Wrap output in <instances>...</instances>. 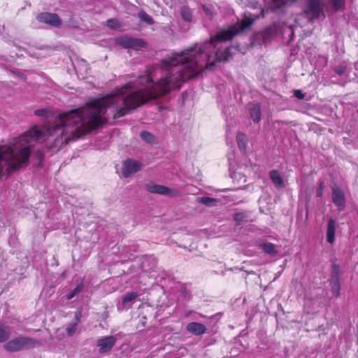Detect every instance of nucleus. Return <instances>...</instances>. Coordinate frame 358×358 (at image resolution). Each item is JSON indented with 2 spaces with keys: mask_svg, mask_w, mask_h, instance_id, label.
Instances as JSON below:
<instances>
[{
  "mask_svg": "<svg viewBox=\"0 0 358 358\" xmlns=\"http://www.w3.org/2000/svg\"><path fill=\"white\" fill-rule=\"evenodd\" d=\"M115 42L124 48H131L135 50H140L146 47V43L143 39L127 36L116 38Z\"/></svg>",
  "mask_w": 358,
  "mask_h": 358,
  "instance_id": "obj_3",
  "label": "nucleus"
},
{
  "mask_svg": "<svg viewBox=\"0 0 358 358\" xmlns=\"http://www.w3.org/2000/svg\"><path fill=\"white\" fill-rule=\"evenodd\" d=\"M138 17L142 22L146 23L147 24L151 25L154 24L153 18L143 10H141L138 13Z\"/></svg>",
  "mask_w": 358,
  "mask_h": 358,
  "instance_id": "obj_16",
  "label": "nucleus"
},
{
  "mask_svg": "<svg viewBox=\"0 0 358 358\" xmlns=\"http://www.w3.org/2000/svg\"><path fill=\"white\" fill-rule=\"evenodd\" d=\"M145 189L150 193H155L161 195H169L172 192L170 188L164 185H157L154 182L148 183L145 185Z\"/></svg>",
  "mask_w": 358,
  "mask_h": 358,
  "instance_id": "obj_8",
  "label": "nucleus"
},
{
  "mask_svg": "<svg viewBox=\"0 0 358 358\" xmlns=\"http://www.w3.org/2000/svg\"><path fill=\"white\" fill-rule=\"evenodd\" d=\"M274 3L279 8L288 3L289 0H273Z\"/></svg>",
  "mask_w": 358,
  "mask_h": 358,
  "instance_id": "obj_29",
  "label": "nucleus"
},
{
  "mask_svg": "<svg viewBox=\"0 0 358 358\" xmlns=\"http://www.w3.org/2000/svg\"><path fill=\"white\" fill-rule=\"evenodd\" d=\"M334 71L339 76H342L344 74L345 71V68L344 66H338L336 67Z\"/></svg>",
  "mask_w": 358,
  "mask_h": 358,
  "instance_id": "obj_30",
  "label": "nucleus"
},
{
  "mask_svg": "<svg viewBox=\"0 0 358 358\" xmlns=\"http://www.w3.org/2000/svg\"><path fill=\"white\" fill-rule=\"evenodd\" d=\"M117 25H118V21L117 20L110 19V20H107V26L108 27L115 29L117 27Z\"/></svg>",
  "mask_w": 358,
  "mask_h": 358,
  "instance_id": "obj_27",
  "label": "nucleus"
},
{
  "mask_svg": "<svg viewBox=\"0 0 358 358\" xmlns=\"http://www.w3.org/2000/svg\"><path fill=\"white\" fill-rule=\"evenodd\" d=\"M83 289V285L82 282L77 285V286L66 296V299L70 300L74 296L80 293Z\"/></svg>",
  "mask_w": 358,
  "mask_h": 358,
  "instance_id": "obj_20",
  "label": "nucleus"
},
{
  "mask_svg": "<svg viewBox=\"0 0 358 358\" xmlns=\"http://www.w3.org/2000/svg\"><path fill=\"white\" fill-rule=\"evenodd\" d=\"M336 226V221L331 218L328 222L327 229V239L329 243H333L335 241Z\"/></svg>",
  "mask_w": 358,
  "mask_h": 358,
  "instance_id": "obj_10",
  "label": "nucleus"
},
{
  "mask_svg": "<svg viewBox=\"0 0 358 358\" xmlns=\"http://www.w3.org/2000/svg\"><path fill=\"white\" fill-rule=\"evenodd\" d=\"M270 178L275 185V186L278 188H282L285 187L284 182L282 178L281 177L280 173L276 170H273L270 172Z\"/></svg>",
  "mask_w": 358,
  "mask_h": 358,
  "instance_id": "obj_11",
  "label": "nucleus"
},
{
  "mask_svg": "<svg viewBox=\"0 0 358 358\" xmlns=\"http://www.w3.org/2000/svg\"><path fill=\"white\" fill-rule=\"evenodd\" d=\"M247 215L244 212L236 213L234 215V220L237 225L241 224L246 218Z\"/></svg>",
  "mask_w": 358,
  "mask_h": 358,
  "instance_id": "obj_24",
  "label": "nucleus"
},
{
  "mask_svg": "<svg viewBox=\"0 0 358 358\" xmlns=\"http://www.w3.org/2000/svg\"><path fill=\"white\" fill-rule=\"evenodd\" d=\"M331 5L335 11L343 10L345 6V0H329Z\"/></svg>",
  "mask_w": 358,
  "mask_h": 358,
  "instance_id": "obj_17",
  "label": "nucleus"
},
{
  "mask_svg": "<svg viewBox=\"0 0 358 358\" xmlns=\"http://www.w3.org/2000/svg\"><path fill=\"white\" fill-rule=\"evenodd\" d=\"M143 164L134 159H127L122 162V175L124 178H129L132 174L141 170Z\"/></svg>",
  "mask_w": 358,
  "mask_h": 358,
  "instance_id": "obj_4",
  "label": "nucleus"
},
{
  "mask_svg": "<svg viewBox=\"0 0 358 358\" xmlns=\"http://www.w3.org/2000/svg\"><path fill=\"white\" fill-rule=\"evenodd\" d=\"M303 14L308 18V21L311 23L319 19L322 15H324L321 0H307Z\"/></svg>",
  "mask_w": 358,
  "mask_h": 358,
  "instance_id": "obj_2",
  "label": "nucleus"
},
{
  "mask_svg": "<svg viewBox=\"0 0 358 358\" xmlns=\"http://www.w3.org/2000/svg\"><path fill=\"white\" fill-rule=\"evenodd\" d=\"M323 189H324V185H323V183L322 182H320L318 186H317V190H316V196L317 197H322V194H323Z\"/></svg>",
  "mask_w": 358,
  "mask_h": 358,
  "instance_id": "obj_28",
  "label": "nucleus"
},
{
  "mask_svg": "<svg viewBox=\"0 0 358 358\" xmlns=\"http://www.w3.org/2000/svg\"><path fill=\"white\" fill-rule=\"evenodd\" d=\"M294 96L299 99H303L304 98V94L300 90H295Z\"/></svg>",
  "mask_w": 358,
  "mask_h": 358,
  "instance_id": "obj_31",
  "label": "nucleus"
},
{
  "mask_svg": "<svg viewBox=\"0 0 358 358\" xmlns=\"http://www.w3.org/2000/svg\"><path fill=\"white\" fill-rule=\"evenodd\" d=\"M10 328L0 321V343L7 341L10 338Z\"/></svg>",
  "mask_w": 358,
  "mask_h": 358,
  "instance_id": "obj_12",
  "label": "nucleus"
},
{
  "mask_svg": "<svg viewBox=\"0 0 358 358\" xmlns=\"http://www.w3.org/2000/svg\"><path fill=\"white\" fill-rule=\"evenodd\" d=\"M140 136L143 141L148 143H153L155 141V136L150 132L143 131L140 133Z\"/></svg>",
  "mask_w": 358,
  "mask_h": 358,
  "instance_id": "obj_19",
  "label": "nucleus"
},
{
  "mask_svg": "<svg viewBox=\"0 0 358 358\" xmlns=\"http://www.w3.org/2000/svg\"><path fill=\"white\" fill-rule=\"evenodd\" d=\"M236 141L239 149L242 152H245L247 146V137L243 133L239 132L236 136Z\"/></svg>",
  "mask_w": 358,
  "mask_h": 358,
  "instance_id": "obj_15",
  "label": "nucleus"
},
{
  "mask_svg": "<svg viewBox=\"0 0 358 358\" xmlns=\"http://www.w3.org/2000/svg\"><path fill=\"white\" fill-rule=\"evenodd\" d=\"M261 248L263 251L270 255H275L278 253L276 246L275 244L270 242H264L260 244Z\"/></svg>",
  "mask_w": 358,
  "mask_h": 358,
  "instance_id": "obj_14",
  "label": "nucleus"
},
{
  "mask_svg": "<svg viewBox=\"0 0 358 358\" xmlns=\"http://www.w3.org/2000/svg\"><path fill=\"white\" fill-rule=\"evenodd\" d=\"M37 155H38V157L41 159L43 158V154L41 151L40 150H38L37 151Z\"/></svg>",
  "mask_w": 358,
  "mask_h": 358,
  "instance_id": "obj_35",
  "label": "nucleus"
},
{
  "mask_svg": "<svg viewBox=\"0 0 358 358\" xmlns=\"http://www.w3.org/2000/svg\"><path fill=\"white\" fill-rule=\"evenodd\" d=\"M77 322H73L66 325V331L68 336H72L77 331Z\"/></svg>",
  "mask_w": 358,
  "mask_h": 358,
  "instance_id": "obj_23",
  "label": "nucleus"
},
{
  "mask_svg": "<svg viewBox=\"0 0 358 358\" xmlns=\"http://www.w3.org/2000/svg\"><path fill=\"white\" fill-rule=\"evenodd\" d=\"M137 296L138 294L134 292L126 294L122 297V304L127 306V303L133 301Z\"/></svg>",
  "mask_w": 358,
  "mask_h": 358,
  "instance_id": "obj_18",
  "label": "nucleus"
},
{
  "mask_svg": "<svg viewBox=\"0 0 358 358\" xmlns=\"http://www.w3.org/2000/svg\"><path fill=\"white\" fill-rule=\"evenodd\" d=\"M35 115H37V116H43L45 115L46 113V110H44V109H39V110H36L35 112H34Z\"/></svg>",
  "mask_w": 358,
  "mask_h": 358,
  "instance_id": "obj_32",
  "label": "nucleus"
},
{
  "mask_svg": "<svg viewBox=\"0 0 358 358\" xmlns=\"http://www.w3.org/2000/svg\"><path fill=\"white\" fill-rule=\"evenodd\" d=\"M198 201L206 206H211L213 203L216 202V199L208 196H202L198 198Z\"/></svg>",
  "mask_w": 358,
  "mask_h": 358,
  "instance_id": "obj_22",
  "label": "nucleus"
},
{
  "mask_svg": "<svg viewBox=\"0 0 358 358\" xmlns=\"http://www.w3.org/2000/svg\"><path fill=\"white\" fill-rule=\"evenodd\" d=\"M40 343V341L35 338L21 336L7 341L3 345V349L8 352H16L34 348Z\"/></svg>",
  "mask_w": 358,
  "mask_h": 358,
  "instance_id": "obj_1",
  "label": "nucleus"
},
{
  "mask_svg": "<svg viewBox=\"0 0 358 358\" xmlns=\"http://www.w3.org/2000/svg\"><path fill=\"white\" fill-rule=\"evenodd\" d=\"M331 292L336 296L340 294V282L339 280L331 282Z\"/></svg>",
  "mask_w": 358,
  "mask_h": 358,
  "instance_id": "obj_26",
  "label": "nucleus"
},
{
  "mask_svg": "<svg viewBox=\"0 0 358 358\" xmlns=\"http://www.w3.org/2000/svg\"><path fill=\"white\" fill-rule=\"evenodd\" d=\"M36 19L40 22L55 27H58L61 24V20L59 16L55 13H41L37 15Z\"/></svg>",
  "mask_w": 358,
  "mask_h": 358,
  "instance_id": "obj_7",
  "label": "nucleus"
},
{
  "mask_svg": "<svg viewBox=\"0 0 358 358\" xmlns=\"http://www.w3.org/2000/svg\"><path fill=\"white\" fill-rule=\"evenodd\" d=\"M339 273H340L339 266L337 264H334L333 267H332V272H331L332 281H336V280H339Z\"/></svg>",
  "mask_w": 358,
  "mask_h": 358,
  "instance_id": "obj_25",
  "label": "nucleus"
},
{
  "mask_svg": "<svg viewBox=\"0 0 358 358\" xmlns=\"http://www.w3.org/2000/svg\"><path fill=\"white\" fill-rule=\"evenodd\" d=\"M186 329L188 332L195 336H201L206 331V327L204 324L196 322L189 323L186 327Z\"/></svg>",
  "mask_w": 358,
  "mask_h": 358,
  "instance_id": "obj_9",
  "label": "nucleus"
},
{
  "mask_svg": "<svg viewBox=\"0 0 358 358\" xmlns=\"http://www.w3.org/2000/svg\"><path fill=\"white\" fill-rule=\"evenodd\" d=\"M75 317H76V322H77V325H78V323L80 321V313H76Z\"/></svg>",
  "mask_w": 358,
  "mask_h": 358,
  "instance_id": "obj_34",
  "label": "nucleus"
},
{
  "mask_svg": "<svg viewBox=\"0 0 358 358\" xmlns=\"http://www.w3.org/2000/svg\"><path fill=\"white\" fill-rule=\"evenodd\" d=\"M116 341L117 338L113 336H103L98 339L96 345L99 347V352L103 354L110 351Z\"/></svg>",
  "mask_w": 358,
  "mask_h": 358,
  "instance_id": "obj_6",
  "label": "nucleus"
},
{
  "mask_svg": "<svg viewBox=\"0 0 358 358\" xmlns=\"http://www.w3.org/2000/svg\"><path fill=\"white\" fill-rule=\"evenodd\" d=\"M203 9L207 15H213V13L211 8H208L207 6H203Z\"/></svg>",
  "mask_w": 358,
  "mask_h": 358,
  "instance_id": "obj_33",
  "label": "nucleus"
},
{
  "mask_svg": "<svg viewBox=\"0 0 358 358\" xmlns=\"http://www.w3.org/2000/svg\"><path fill=\"white\" fill-rule=\"evenodd\" d=\"M331 199L332 202L339 211L345 209L346 206L345 196L341 188L336 186L332 187Z\"/></svg>",
  "mask_w": 358,
  "mask_h": 358,
  "instance_id": "obj_5",
  "label": "nucleus"
},
{
  "mask_svg": "<svg viewBox=\"0 0 358 358\" xmlns=\"http://www.w3.org/2000/svg\"><path fill=\"white\" fill-rule=\"evenodd\" d=\"M357 114H358V108H357Z\"/></svg>",
  "mask_w": 358,
  "mask_h": 358,
  "instance_id": "obj_36",
  "label": "nucleus"
},
{
  "mask_svg": "<svg viewBox=\"0 0 358 358\" xmlns=\"http://www.w3.org/2000/svg\"><path fill=\"white\" fill-rule=\"evenodd\" d=\"M182 17L187 22H190L192 18V15L190 9L188 7H182L180 10Z\"/></svg>",
  "mask_w": 358,
  "mask_h": 358,
  "instance_id": "obj_21",
  "label": "nucleus"
},
{
  "mask_svg": "<svg viewBox=\"0 0 358 358\" xmlns=\"http://www.w3.org/2000/svg\"><path fill=\"white\" fill-rule=\"evenodd\" d=\"M251 118L255 122H259L261 120V106L259 104H254L250 108Z\"/></svg>",
  "mask_w": 358,
  "mask_h": 358,
  "instance_id": "obj_13",
  "label": "nucleus"
}]
</instances>
